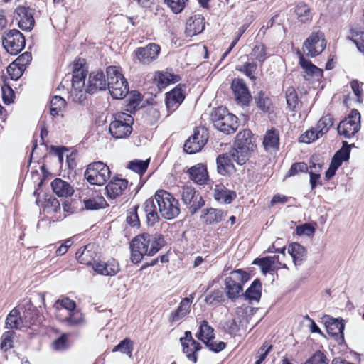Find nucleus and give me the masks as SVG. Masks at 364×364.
I'll return each mask as SVG.
<instances>
[{"mask_svg":"<svg viewBox=\"0 0 364 364\" xmlns=\"http://www.w3.org/2000/svg\"><path fill=\"white\" fill-rule=\"evenodd\" d=\"M161 48L158 44L151 43L144 47L134 50V57L142 65H149L156 60L160 53Z\"/></svg>","mask_w":364,"mask_h":364,"instance_id":"nucleus-16","label":"nucleus"},{"mask_svg":"<svg viewBox=\"0 0 364 364\" xmlns=\"http://www.w3.org/2000/svg\"><path fill=\"white\" fill-rule=\"evenodd\" d=\"M144 211L146 214L148 223L155 224L159 220V210L156 206V200L154 198L147 199L144 203Z\"/></svg>","mask_w":364,"mask_h":364,"instance_id":"nucleus-35","label":"nucleus"},{"mask_svg":"<svg viewBox=\"0 0 364 364\" xmlns=\"http://www.w3.org/2000/svg\"><path fill=\"white\" fill-rule=\"evenodd\" d=\"M231 88L239 104L247 105L252 99L251 94L242 79L232 80Z\"/></svg>","mask_w":364,"mask_h":364,"instance_id":"nucleus-18","label":"nucleus"},{"mask_svg":"<svg viewBox=\"0 0 364 364\" xmlns=\"http://www.w3.org/2000/svg\"><path fill=\"white\" fill-rule=\"evenodd\" d=\"M314 228L307 223L297 226L296 228V232L298 235L311 236L314 234Z\"/></svg>","mask_w":364,"mask_h":364,"instance_id":"nucleus-63","label":"nucleus"},{"mask_svg":"<svg viewBox=\"0 0 364 364\" xmlns=\"http://www.w3.org/2000/svg\"><path fill=\"white\" fill-rule=\"evenodd\" d=\"M322 319L328 333L334 336L340 335L343 339L345 323L343 319L335 318L328 315L324 316Z\"/></svg>","mask_w":364,"mask_h":364,"instance_id":"nucleus-27","label":"nucleus"},{"mask_svg":"<svg viewBox=\"0 0 364 364\" xmlns=\"http://www.w3.org/2000/svg\"><path fill=\"white\" fill-rule=\"evenodd\" d=\"M15 333L13 331H8L4 333L1 336L0 347L4 350H7L13 347V340Z\"/></svg>","mask_w":364,"mask_h":364,"instance_id":"nucleus-54","label":"nucleus"},{"mask_svg":"<svg viewBox=\"0 0 364 364\" xmlns=\"http://www.w3.org/2000/svg\"><path fill=\"white\" fill-rule=\"evenodd\" d=\"M249 279V274L241 269L232 272L225 282L228 297L232 301L238 298L242 291L243 284Z\"/></svg>","mask_w":364,"mask_h":364,"instance_id":"nucleus-8","label":"nucleus"},{"mask_svg":"<svg viewBox=\"0 0 364 364\" xmlns=\"http://www.w3.org/2000/svg\"><path fill=\"white\" fill-rule=\"evenodd\" d=\"M181 77L178 75L171 73L168 72L159 73L157 78V85L159 89L165 88L170 83H175L178 82Z\"/></svg>","mask_w":364,"mask_h":364,"instance_id":"nucleus-40","label":"nucleus"},{"mask_svg":"<svg viewBox=\"0 0 364 364\" xmlns=\"http://www.w3.org/2000/svg\"><path fill=\"white\" fill-rule=\"evenodd\" d=\"M223 214V213L221 210L209 208L206 210V213L203 215V218L208 224L218 223L222 220Z\"/></svg>","mask_w":364,"mask_h":364,"instance_id":"nucleus-44","label":"nucleus"},{"mask_svg":"<svg viewBox=\"0 0 364 364\" xmlns=\"http://www.w3.org/2000/svg\"><path fill=\"white\" fill-rule=\"evenodd\" d=\"M159 214L166 220H172L180 213L179 203L170 193L158 190L154 194Z\"/></svg>","mask_w":364,"mask_h":364,"instance_id":"nucleus-3","label":"nucleus"},{"mask_svg":"<svg viewBox=\"0 0 364 364\" xmlns=\"http://www.w3.org/2000/svg\"><path fill=\"white\" fill-rule=\"evenodd\" d=\"M326 48V42L323 33L317 31L311 35L304 41L303 46L304 53L308 57H315Z\"/></svg>","mask_w":364,"mask_h":364,"instance_id":"nucleus-13","label":"nucleus"},{"mask_svg":"<svg viewBox=\"0 0 364 364\" xmlns=\"http://www.w3.org/2000/svg\"><path fill=\"white\" fill-rule=\"evenodd\" d=\"M255 148L256 145L251 131L244 129L237 134L234 147L231 150L237 155V160L246 162Z\"/></svg>","mask_w":364,"mask_h":364,"instance_id":"nucleus-5","label":"nucleus"},{"mask_svg":"<svg viewBox=\"0 0 364 364\" xmlns=\"http://www.w3.org/2000/svg\"><path fill=\"white\" fill-rule=\"evenodd\" d=\"M92 247H93V245H88L87 246H85L82 248L79 249L76 252V254H75L76 258L80 263L87 264V265H90V264L92 265V252H91Z\"/></svg>","mask_w":364,"mask_h":364,"instance_id":"nucleus-42","label":"nucleus"},{"mask_svg":"<svg viewBox=\"0 0 364 364\" xmlns=\"http://www.w3.org/2000/svg\"><path fill=\"white\" fill-rule=\"evenodd\" d=\"M24 70H23L22 67L18 65V64L15 61L10 63L7 67V73L13 80H18L23 75Z\"/></svg>","mask_w":364,"mask_h":364,"instance_id":"nucleus-53","label":"nucleus"},{"mask_svg":"<svg viewBox=\"0 0 364 364\" xmlns=\"http://www.w3.org/2000/svg\"><path fill=\"white\" fill-rule=\"evenodd\" d=\"M295 13L299 21L306 23L311 20V14L309 7L304 4H299L295 8Z\"/></svg>","mask_w":364,"mask_h":364,"instance_id":"nucleus-45","label":"nucleus"},{"mask_svg":"<svg viewBox=\"0 0 364 364\" xmlns=\"http://www.w3.org/2000/svg\"><path fill=\"white\" fill-rule=\"evenodd\" d=\"M31 323V321L24 316L22 318L18 310L12 309L6 318L5 326L7 328H21L23 326H27Z\"/></svg>","mask_w":364,"mask_h":364,"instance_id":"nucleus-28","label":"nucleus"},{"mask_svg":"<svg viewBox=\"0 0 364 364\" xmlns=\"http://www.w3.org/2000/svg\"><path fill=\"white\" fill-rule=\"evenodd\" d=\"M166 244L161 235H151L148 233L138 235L132 240L131 261L137 264L145 255L153 256Z\"/></svg>","mask_w":364,"mask_h":364,"instance_id":"nucleus-1","label":"nucleus"},{"mask_svg":"<svg viewBox=\"0 0 364 364\" xmlns=\"http://www.w3.org/2000/svg\"><path fill=\"white\" fill-rule=\"evenodd\" d=\"M288 252L292 257L295 265H300L306 259V250L299 243H292L288 247Z\"/></svg>","mask_w":364,"mask_h":364,"instance_id":"nucleus-36","label":"nucleus"},{"mask_svg":"<svg viewBox=\"0 0 364 364\" xmlns=\"http://www.w3.org/2000/svg\"><path fill=\"white\" fill-rule=\"evenodd\" d=\"M276 259H277L278 257H267L262 259H256L253 263L259 265L262 272L266 274L273 269V265L274 264Z\"/></svg>","mask_w":364,"mask_h":364,"instance_id":"nucleus-47","label":"nucleus"},{"mask_svg":"<svg viewBox=\"0 0 364 364\" xmlns=\"http://www.w3.org/2000/svg\"><path fill=\"white\" fill-rule=\"evenodd\" d=\"M237 155L233 153L232 150L220 154L216 159L218 173L223 176H227L234 172L235 171L234 162L240 165L245 164V162H240L237 160Z\"/></svg>","mask_w":364,"mask_h":364,"instance_id":"nucleus-14","label":"nucleus"},{"mask_svg":"<svg viewBox=\"0 0 364 364\" xmlns=\"http://www.w3.org/2000/svg\"><path fill=\"white\" fill-rule=\"evenodd\" d=\"M214 198L218 202L229 204L236 198V193L225 188L222 185H216L214 189Z\"/></svg>","mask_w":364,"mask_h":364,"instance_id":"nucleus-33","label":"nucleus"},{"mask_svg":"<svg viewBox=\"0 0 364 364\" xmlns=\"http://www.w3.org/2000/svg\"><path fill=\"white\" fill-rule=\"evenodd\" d=\"M224 301V296L222 291H215L213 294L207 296L205 301L209 304H214L215 303H221Z\"/></svg>","mask_w":364,"mask_h":364,"instance_id":"nucleus-62","label":"nucleus"},{"mask_svg":"<svg viewBox=\"0 0 364 364\" xmlns=\"http://www.w3.org/2000/svg\"><path fill=\"white\" fill-rule=\"evenodd\" d=\"M127 180L119 178H113L105 188L107 197L114 199L121 196L127 188Z\"/></svg>","mask_w":364,"mask_h":364,"instance_id":"nucleus-25","label":"nucleus"},{"mask_svg":"<svg viewBox=\"0 0 364 364\" xmlns=\"http://www.w3.org/2000/svg\"><path fill=\"white\" fill-rule=\"evenodd\" d=\"M149 160H134L129 164V168L139 174H143L147 169Z\"/></svg>","mask_w":364,"mask_h":364,"instance_id":"nucleus-51","label":"nucleus"},{"mask_svg":"<svg viewBox=\"0 0 364 364\" xmlns=\"http://www.w3.org/2000/svg\"><path fill=\"white\" fill-rule=\"evenodd\" d=\"M257 106L263 112H268L272 107V102L269 95L264 91H259L255 96Z\"/></svg>","mask_w":364,"mask_h":364,"instance_id":"nucleus-39","label":"nucleus"},{"mask_svg":"<svg viewBox=\"0 0 364 364\" xmlns=\"http://www.w3.org/2000/svg\"><path fill=\"white\" fill-rule=\"evenodd\" d=\"M190 178L195 183L205 184L208 179L207 168L205 165L198 164L188 170Z\"/></svg>","mask_w":364,"mask_h":364,"instance_id":"nucleus-31","label":"nucleus"},{"mask_svg":"<svg viewBox=\"0 0 364 364\" xmlns=\"http://www.w3.org/2000/svg\"><path fill=\"white\" fill-rule=\"evenodd\" d=\"M322 136L321 134L318 133V130L315 127L307 130L304 134L300 136V141L306 144H309L319 137Z\"/></svg>","mask_w":364,"mask_h":364,"instance_id":"nucleus-52","label":"nucleus"},{"mask_svg":"<svg viewBox=\"0 0 364 364\" xmlns=\"http://www.w3.org/2000/svg\"><path fill=\"white\" fill-rule=\"evenodd\" d=\"M2 46L6 51L11 55H17L25 47V38L23 35L16 29H12L6 32L1 38Z\"/></svg>","mask_w":364,"mask_h":364,"instance_id":"nucleus-10","label":"nucleus"},{"mask_svg":"<svg viewBox=\"0 0 364 364\" xmlns=\"http://www.w3.org/2000/svg\"><path fill=\"white\" fill-rule=\"evenodd\" d=\"M109 168L102 161L93 162L88 165L85 177L92 185L102 186L110 178Z\"/></svg>","mask_w":364,"mask_h":364,"instance_id":"nucleus-9","label":"nucleus"},{"mask_svg":"<svg viewBox=\"0 0 364 364\" xmlns=\"http://www.w3.org/2000/svg\"><path fill=\"white\" fill-rule=\"evenodd\" d=\"M107 87V79L102 71L92 72L87 85V93L93 94L98 90H105Z\"/></svg>","mask_w":364,"mask_h":364,"instance_id":"nucleus-21","label":"nucleus"},{"mask_svg":"<svg viewBox=\"0 0 364 364\" xmlns=\"http://www.w3.org/2000/svg\"><path fill=\"white\" fill-rule=\"evenodd\" d=\"M298 54L299 55V65L307 75L317 78L323 75V70L321 69L314 65L310 60L306 59L300 52Z\"/></svg>","mask_w":364,"mask_h":364,"instance_id":"nucleus-34","label":"nucleus"},{"mask_svg":"<svg viewBox=\"0 0 364 364\" xmlns=\"http://www.w3.org/2000/svg\"><path fill=\"white\" fill-rule=\"evenodd\" d=\"M213 126L219 131L230 134L234 133L237 127V118L232 114L229 113L224 108L215 109L212 114Z\"/></svg>","mask_w":364,"mask_h":364,"instance_id":"nucleus-7","label":"nucleus"},{"mask_svg":"<svg viewBox=\"0 0 364 364\" xmlns=\"http://www.w3.org/2000/svg\"><path fill=\"white\" fill-rule=\"evenodd\" d=\"M85 207L87 210H97L106 205V201L103 197L96 195L88 199L83 200Z\"/></svg>","mask_w":364,"mask_h":364,"instance_id":"nucleus-43","label":"nucleus"},{"mask_svg":"<svg viewBox=\"0 0 364 364\" xmlns=\"http://www.w3.org/2000/svg\"><path fill=\"white\" fill-rule=\"evenodd\" d=\"M181 200L186 205H189V212L191 214L196 213L200 208L204 205V201L202 196L197 193L194 188L191 186H184L181 193Z\"/></svg>","mask_w":364,"mask_h":364,"instance_id":"nucleus-15","label":"nucleus"},{"mask_svg":"<svg viewBox=\"0 0 364 364\" xmlns=\"http://www.w3.org/2000/svg\"><path fill=\"white\" fill-rule=\"evenodd\" d=\"M304 364H328V360L323 353L317 351Z\"/></svg>","mask_w":364,"mask_h":364,"instance_id":"nucleus-58","label":"nucleus"},{"mask_svg":"<svg viewBox=\"0 0 364 364\" xmlns=\"http://www.w3.org/2000/svg\"><path fill=\"white\" fill-rule=\"evenodd\" d=\"M58 320L68 327H81L86 323L84 314L77 309L65 315L60 314Z\"/></svg>","mask_w":364,"mask_h":364,"instance_id":"nucleus-23","label":"nucleus"},{"mask_svg":"<svg viewBox=\"0 0 364 364\" xmlns=\"http://www.w3.org/2000/svg\"><path fill=\"white\" fill-rule=\"evenodd\" d=\"M263 146L266 151L272 153L279 149V134L277 130H267L263 138Z\"/></svg>","mask_w":364,"mask_h":364,"instance_id":"nucleus-29","label":"nucleus"},{"mask_svg":"<svg viewBox=\"0 0 364 364\" xmlns=\"http://www.w3.org/2000/svg\"><path fill=\"white\" fill-rule=\"evenodd\" d=\"M251 55L260 63H263L266 59L265 47L262 44L256 45L252 50Z\"/></svg>","mask_w":364,"mask_h":364,"instance_id":"nucleus-57","label":"nucleus"},{"mask_svg":"<svg viewBox=\"0 0 364 364\" xmlns=\"http://www.w3.org/2000/svg\"><path fill=\"white\" fill-rule=\"evenodd\" d=\"M113 351H121L122 353L131 356L132 351V342L129 339L126 338L116 346L114 348Z\"/></svg>","mask_w":364,"mask_h":364,"instance_id":"nucleus-56","label":"nucleus"},{"mask_svg":"<svg viewBox=\"0 0 364 364\" xmlns=\"http://www.w3.org/2000/svg\"><path fill=\"white\" fill-rule=\"evenodd\" d=\"M286 100L288 107L294 111L299 105L297 94L293 87H289L286 91Z\"/></svg>","mask_w":364,"mask_h":364,"instance_id":"nucleus-49","label":"nucleus"},{"mask_svg":"<svg viewBox=\"0 0 364 364\" xmlns=\"http://www.w3.org/2000/svg\"><path fill=\"white\" fill-rule=\"evenodd\" d=\"M107 88L114 99H123L128 93V82L121 73L120 68L109 66L106 70Z\"/></svg>","mask_w":364,"mask_h":364,"instance_id":"nucleus-4","label":"nucleus"},{"mask_svg":"<svg viewBox=\"0 0 364 364\" xmlns=\"http://www.w3.org/2000/svg\"><path fill=\"white\" fill-rule=\"evenodd\" d=\"M51 187L53 192L58 197H68L74 192L73 187L68 182L60 178L53 180L51 183Z\"/></svg>","mask_w":364,"mask_h":364,"instance_id":"nucleus-32","label":"nucleus"},{"mask_svg":"<svg viewBox=\"0 0 364 364\" xmlns=\"http://www.w3.org/2000/svg\"><path fill=\"white\" fill-rule=\"evenodd\" d=\"M333 124V118L331 114H326L321 117L318 121L316 128L318 130V133L323 136L327 133L329 129Z\"/></svg>","mask_w":364,"mask_h":364,"instance_id":"nucleus-46","label":"nucleus"},{"mask_svg":"<svg viewBox=\"0 0 364 364\" xmlns=\"http://www.w3.org/2000/svg\"><path fill=\"white\" fill-rule=\"evenodd\" d=\"M308 171V166L304 162L294 163L291 165L288 171L287 176H293L299 172H306Z\"/></svg>","mask_w":364,"mask_h":364,"instance_id":"nucleus-60","label":"nucleus"},{"mask_svg":"<svg viewBox=\"0 0 364 364\" xmlns=\"http://www.w3.org/2000/svg\"><path fill=\"white\" fill-rule=\"evenodd\" d=\"M18 26L23 31H31L35 23L32 9L26 6H18L15 10Z\"/></svg>","mask_w":364,"mask_h":364,"instance_id":"nucleus-19","label":"nucleus"},{"mask_svg":"<svg viewBox=\"0 0 364 364\" xmlns=\"http://www.w3.org/2000/svg\"><path fill=\"white\" fill-rule=\"evenodd\" d=\"M237 70L243 73L246 76L250 77L252 80H255V73L257 70V65L253 63H245L243 65L237 66Z\"/></svg>","mask_w":364,"mask_h":364,"instance_id":"nucleus-50","label":"nucleus"},{"mask_svg":"<svg viewBox=\"0 0 364 364\" xmlns=\"http://www.w3.org/2000/svg\"><path fill=\"white\" fill-rule=\"evenodd\" d=\"M180 341L183 346V352L186 354L187 358L193 363H196V353L200 350L201 346L193 338L191 332L186 331L184 336L180 338Z\"/></svg>","mask_w":364,"mask_h":364,"instance_id":"nucleus-17","label":"nucleus"},{"mask_svg":"<svg viewBox=\"0 0 364 364\" xmlns=\"http://www.w3.org/2000/svg\"><path fill=\"white\" fill-rule=\"evenodd\" d=\"M52 347L54 350H65L68 347V336L67 334H63L60 337L55 339L52 343Z\"/></svg>","mask_w":364,"mask_h":364,"instance_id":"nucleus-61","label":"nucleus"},{"mask_svg":"<svg viewBox=\"0 0 364 364\" xmlns=\"http://www.w3.org/2000/svg\"><path fill=\"white\" fill-rule=\"evenodd\" d=\"M185 98V93L183 87L179 85L166 94V105L171 112L181 105Z\"/></svg>","mask_w":364,"mask_h":364,"instance_id":"nucleus-24","label":"nucleus"},{"mask_svg":"<svg viewBox=\"0 0 364 364\" xmlns=\"http://www.w3.org/2000/svg\"><path fill=\"white\" fill-rule=\"evenodd\" d=\"M72 88L70 94L73 102L81 103L86 98L87 85L85 77L87 70L84 68V60H78L73 64Z\"/></svg>","mask_w":364,"mask_h":364,"instance_id":"nucleus-2","label":"nucleus"},{"mask_svg":"<svg viewBox=\"0 0 364 364\" xmlns=\"http://www.w3.org/2000/svg\"><path fill=\"white\" fill-rule=\"evenodd\" d=\"M352 41L356 45L358 50L364 53V32H357L352 38Z\"/></svg>","mask_w":364,"mask_h":364,"instance_id":"nucleus-64","label":"nucleus"},{"mask_svg":"<svg viewBox=\"0 0 364 364\" xmlns=\"http://www.w3.org/2000/svg\"><path fill=\"white\" fill-rule=\"evenodd\" d=\"M350 153V146L346 141H343L342 148L336 153L332 160H336L341 166L343 161L348 160Z\"/></svg>","mask_w":364,"mask_h":364,"instance_id":"nucleus-48","label":"nucleus"},{"mask_svg":"<svg viewBox=\"0 0 364 364\" xmlns=\"http://www.w3.org/2000/svg\"><path fill=\"white\" fill-rule=\"evenodd\" d=\"M133 123L134 119L129 114L117 113L109 124V133L115 139H125L131 134Z\"/></svg>","mask_w":364,"mask_h":364,"instance_id":"nucleus-6","label":"nucleus"},{"mask_svg":"<svg viewBox=\"0 0 364 364\" xmlns=\"http://www.w3.org/2000/svg\"><path fill=\"white\" fill-rule=\"evenodd\" d=\"M204 18L200 14H196L186 21L185 32L188 36H193L200 33L205 28Z\"/></svg>","mask_w":364,"mask_h":364,"instance_id":"nucleus-26","label":"nucleus"},{"mask_svg":"<svg viewBox=\"0 0 364 364\" xmlns=\"http://www.w3.org/2000/svg\"><path fill=\"white\" fill-rule=\"evenodd\" d=\"M261 284L259 281H254L245 292L243 295L245 299L250 301H259L261 297Z\"/></svg>","mask_w":364,"mask_h":364,"instance_id":"nucleus-41","label":"nucleus"},{"mask_svg":"<svg viewBox=\"0 0 364 364\" xmlns=\"http://www.w3.org/2000/svg\"><path fill=\"white\" fill-rule=\"evenodd\" d=\"M196 336L205 344L208 343L215 337L213 328L208 324V321H203L200 325L199 331Z\"/></svg>","mask_w":364,"mask_h":364,"instance_id":"nucleus-37","label":"nucleus"},{"mask_svg":"<svg viewBox=\"0 0 364 364\" xmlns=\"http://www.w3.org/2000/svg\"><path fill=\"white\" fill-rule=\"evenodd\" d=\"M311 171L309 172L310 174V183L311 186V188L314 189L316 187L317 180L319 178L320 175L319 172L321 168V166L316 164H313L311 166Z\"/></svg>","mask_w":364,"mask_h":364,"instance_id":"nucleus-59","label":"nucleus"},{"mask_svg":"<svg viewBox=\"0 0 364 364\" xmlns=\"http://www.w3.org/2000/svg\"><path fill=\"white\" fill-rule=\"evenodd\" d=\"M164 1L173 13L179 14L185 8L188 0H164Z\"/></svg>","mask_w":364,"mask_h":364,"instance_id":"nucleus-55","label":"nucleus"},{"mask_svg":"<svg viewBox=\"0 0 364 364\" xmlns=\"http://www.w3.org/2000/svg\"><path fill=\"white\" fill-rule=\"evenodd\" d=\"M66 107L65 100L58 95L53 96L50 100V113L53 117L61 115Z\"/></svg>","mask_w":364,"mask_h":364,"instance_id":"nucleus-38","label":"nucleus"},{"mask_svg":"<svg viewBox=\"0 0 364 364\" xmlns=\"http://www.w3.org/2000/svg\"><path fill=\"white\" fill-rule=\"evenodd\" d=\"M208 140V132L204 127H197L185 142L183 150L189 154L200 151Z\"/></svg>","mask_w":364,"mask_h":364,"instance_id":"nucleus-12","label":"nucleus"},{"mask_svg":"<svg viewBox=\"0 0 364 364\" xmlns=\"http://www.w3.org/2000/svg\"><path fill=\"white\" fill-rule=\"evenodd\" d=\"M360 114L353 109L348 116L343 119L337 127L338 133L346 138L353 136L360 129Z\"/></svg>","mask_w":364,"mask_h":364,"instance_id":"nucleus-11","label":"nucleus"},{"mask_svg":"<svg viewBox=\"0 0 364 364\" xmlns=\"http://www.w3.org/2000/svg\"><path fill=\"white\" fill-rule=\"evenodd\" d=\"M193 300V296L192 294L183 299L177 309L170 314L168 321L172 323L180 322L189 314Z\"/></svg>","mask_w":364,"mask_h":364,"instance_id":"nucleus-22","label":"nucleus"},{"mask_svg":"<svg viewBox=\"0 0 364 364\" xmlns=\"http://www.w3.org/2000/svg\"><path fill=\"white\" fill-rule=\"evenodd\" d=\"M94 271L103 276H114L119 270L120 267L118 262L114 259H111L107 262L95 260L92 263Z\"/></svg>","mask_w":364,"mask_h":364,"instance_id":"nucleus-20","label":"nucleus"},{"mask_svg":"<svg viewBox=\"0 0 364 364\" xmlns=\"http://www.w3.org/2000/svg\"><path fill=\"white\" fill-rule=\"evenodd\" d=\"M53 308L55 310V316L58 319L60 318V314H63V315H65L71 311L76 309V303L75 301L68 297H64L63 299H58L55 301Z\"/></svg>","mask_w":364,"mask_h":364,"instance_id":"nucleus-30","label":"nucleus"}]
</instances>
